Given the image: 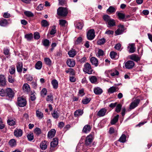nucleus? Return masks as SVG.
Masks as SVG:
<instances>
[{"label": "nucleus", "instance_id": "obj_1", "mask_svg": "<svg viewBox=\"0 0 152 152\" xmlns=\"http://www.w3.org/2000/svg\"><path fill=\"white\" fill-rule=\"evenodd\" d=\"M58 140L57 138H54L50 142V148L49 152H53L56 149V147L58 145Z\"/></svg>", "mask_w": 152, "mask_h": 152}, {"label": "nucleus", "instance_id": "obj_2", "mask_svg": "<svg viewBox=\"0 0 152 152\" xmlns=\"http://www.w3.org/2000/svg\"><path fill=\"white\" fill-rule=\"evenodd\" d=\"M57 14L58 15L60 16H66L68 14L67 10L66 8L59 7L57 9Z\"/></svg>", "mask_w": 152, "mask_h": 152}, {"label": "nucleus", "instance_id": "obj_3", "mask_svg": "<svg viewBox=\"0 0 152 152\" xmlns=\"http://www.w3.org/2000/svg\"><path fill=\"white\" fill-rule=\"evenodd\" d=\"M93 139V137L91 134H90L86 137L85 140V144L84 145V147L85 146L88 147L91 146L92 144V142Z\"/></svg>", "mask_w": 152, "mask_h": 152}, {"label": "nucleus", "instance_id": "obj_4", "mask_svg": "<svg viewBox=\"0 0 152 152\" xmlns=\"http://www.w3.org/2000/svg\"><path fill=\"white\" fill-rule=\"evenodd\" d=\"M83 71L88 74H91L93 70L92 69L90 64L88 63H86L84 65Z\"/></svg>", "mask_w": 152, "mask_h": 152}, {"label": "nucleus", "instance_id": "obj_5", "mask_svg": "<svg viewBox=\"0 0 152 152\" xmlns=\"http://www.w3.org/2000/svg\"><path fill=\"white\" fill-rule=\"evenodd\" d=\"M27 104V101L25 98L22 97H18L17 100L18 105L21 107L25 106Z\"/></svg>", "mask_w": 152, "mask_h": 152}, {"label": "nucleus", "instance_id": "obj_6", "mask_svg": "<svg viewBox=\"0 0 152 152\" xmlns=\"http://www.w3.org/2000/svg\"><path fill=\"white\" fill-rule=\"evenodd\" d=\"M5 96L10 98H13L15 93L12 89L10 88H7L5 89Z\"/></svg>", "mask_w": 152, "mask_h": 152}, {"label": "nucleus", "instance_id": "obj_7", "mask_svg": "<svg viewBox=\"0 0 152 152\" xmlns=\"http://www.w3.org/2000/svg\"><path fill=\"white\" fill-rule=\"evenodd\" d=\"M140 101V99H136L130 104L129 106V109L131 110L134 109L138 105Z\"/></svg>", "mask_w": 152, "mask_h": 152}, {"label": "nucleus", "instance_id": "obj_8", "mask_svg": "<svg viewBox=\"0 0 152 152\" xmlns=\"http://www.w3.org/2000/svg\"><path fill=\"white\" fill-rule=\"evenodd\" d=\"M87 38L89 40H92L95 37V31L94 29L89 30L87 32Z\"/></svg>", "mask_w": 152, "mask_h": 152}, {"label": "nucleus", "instance_id": "obj_9", "mask_svg": "<svg viewBox=\"0 0 152 152\" xmlns=\"http://www.w3.org/2000/svg\"><path fill=\"white\" fill-rule=\"evenodd\" d=\"M125 66L126 69H132L134 65V62L132 61H128L125 64Z\"/></svg>", "mask_w": 152, "mask_h": 152}, {"label": "nucleus", "instance_id": "obj_10", "mask_svg": "<svg viewBox=\"0 0 152 152\" xmlns=\"http://www.w3.org/2000/svg\"><path fill=\"white\" fill-rule=\"evenodd\" d=\"M6 79L4 75H0V86L4 87L6 85Z\"/></svg>", "mask_w": 152, "mask_h": 152}, {"label": "nucleus", "instance_id": "obj_11", "mask_svg": "<svg viewBox=\"0 0 152 152\" xmlns=\"http://www.w3.org/2000/svg\"><path fill=\"white\" fill-rule=\"evenodd\" d=\"M107 111V110L105 108H102L98 111L97 115L99 117L104 116L105 115Z\"/></svg>", "mask_w": 152, "mask_h": 152}, {"label": "nucleus", "instance_id": "obj_12", "mask_svg": "<svg viewBox=\"0 0 152 152\" xmlns=\"http://www.w3.org/2000/svg\"><path fill=\"white\" fill-rule=\"evenodd\" d=\"M116 14L120 20L126 21L124 14L118 11L116 12Z\"/></svg>", "mask_w": 152, "mask_h": 152}, {"label": "nucleus", "instance_id": "obj_13", "mask_svg": "<svg viewBox=\"0 0 152 152\" xmlns=\"http://www.w3.org/2000/svg\"><path fill=\"white\" fill-rule=\"evenodd\" d=\"M14 135L17 137H21L23 134V131L20 129H16L14 132Z\"/></svg>", "mask_w": 152, "mask_h": 152}, {"label": "nucleus", "instance_id": "obj_14", "mask_svg": "<svg viewBox=\"0 0 152 152\" xmlns=\"http://www.w3.org/2000/svg\"><path fill=\"white\" fill-rule=\"evenodd\" d=\"M124 25H120L119 26V28L115 31V33L117 35H120L124 31Z\"/></svg>", "mask_w": 152, "mask_h": 152}, {"label": "nucleus", "instance_id": "obj_15", "mask_svg": "<svg viewBox=\"0 0 152 152\" xmlns=\"http://www.w3.org/2000/svg\"><path fill=\"white\" fill-rule=\"evenodd\" d=\"M68 66L70 67H74L75 64V61L73 59H69L66 61Z\"/></svg>", "mask_w": 152, "mask_h": 152}, {"label": "nucleus", "instance_id": "obj_16", "mask_svg": "<svg viewBox=\"0 0 152 152\" xmlns=\"http://www.w3.org/2000/svg\"><path fill=\"white\" fill-rule=\"evenodd\" d=\"M94 93L96 95L101 94L103 92L102 90L99 87H95L94 89Z\"/></svg>", "mask_w": 152, "mask_h": 152}, {"label": "nucleus", "instance_id": "obj_17", "mask_svg": "<svg viewBox=\"0 0 152 152\" xmlns=\"http://www.w3.org/2000/svg\"><path fill=\"white\" fill-rule=\"evenodd\" d=\"M90 61L92 64L97 66L98 65V59L95 57H92L90 59Z\"/></svg>", "mask_w": 152, "mask_h": 152}, {"label": "nucleus", "instance_id": "obj_18", "mask_svg": "<svg viewBox=\"0 0 152 152\" xmlns=\"http://www.w3.org/2000/svg\"><path fill=\"white\" fill-rule=\"evenodd\" d=\"M23 89L24 92L27 93H29L30 90L29 85L27 83L24 84L23 85Z\"/></svg>", "mask_w": 152, "mask_h": 152}, {"label": "nucleus", "instance_id": "obj_19", "mask_svg": "<svg viewBox=\"0 0 152 152\" xmlns=\"http://www.w3.org/2000/svg\"><path fill=\"white\" fill-rule=\"evenodd\" d=\"M56 132L54 129H52L48 132V137L51 138L54 137L55 135Z\"/></svg>", "mask_w": 152, "mask_h": 152}, {"label": "nucleus", "instance_id": "obj_20", "mask_svg": "<svg viewBox=\"0 0 152 152\" xmlns=\"http://www.w3.org/2000/svg\"><path fill=\"white\" fill-rule=\"evenodd\" d=\"M108 27H111L115 26V20L113 19H111L107 23Z\"/></svg>", "mask_w": 152, "mask_h": 152}, {"label": "nucleus", "instance_id": "obj_21", "mask_svg": "<svg viewBox=\"0 0 152 152\" xmlns=\"http://www.w3.org/2000/svg\"><path fill=\"white\" fill-rule=\"evenodd\" d=\"M130 59L135 61H138L140 60V58L137 55L135 54H133L130 56Z\"/></svg>", "mask_w": 152, "mask_h": 152}, {"label": "nucleus", "instance_id": "obj_22", "mask_svg": "<svg viewBox=\"0 0 152 152\" xmlns=\"http://www.w3.org/2000/svg\"><path fill=\"white\" fill-rule=\"evenodd\" d=\"M9 23L7 20L3 19L0 20V26H1L5 27Z\"/></svg>", "mask_w": 152, "mask_h": 152}, {"label": "nucleus", "instance_id": "obj_23", "mask_svg": "<svg viewBox=\"0 0 152 152\" xmlns=\"http://www.w3.org/2000/svg\"><path fill=\"white\" fill-rule=\"evenodd\" d=\"M109 73L111 75L112 77L118 76L119 74V72L116 69H113L110 70Z\"/></svg>", "mask_w": 152, "mask_h": 152}, {"label": "nucleus", "instance_id": "obj_24", "mask_svg": "<svg viewBox=\"0 0 152 152\" xmlns=\"http://www.w3.org/2000/svg\"><path fill=\"white\" fill-rule=\"evenodd\" d=\"M91 129V128L89 125H86L84 127L82 131L84 133H86L90 132Z\"/></svg>", "mask_w": 152, "mask_h": 152}, {"label": "nucleus", "instance_id": "obj_25", "mask_svg": "<svg viewBox=\"0 0 152 152\" xmlns=\"http://www.w3.org/2000/svg\"><path fill=\"white\" fill-rule=\"evenodd\" d=\"M76 51L75 49H72L69 51L68 54L70 57H74L76 54Z\"/></svg>", "mask_w": 152, "mask_h": 152}, {"label": "nucleus", "instance_id": "obj_26", "mask_svg": "<svg viewBox=\"0 0 152 152\" xmlns=\"http://www.w3.org/2000/svg\"><path fill=\"white\" fill-rule=\"evenodd\" d=\"M17 69L18 72H21L22 70L23 64L21 62H19L16 65Z\"/></svg>", "mask_w": 152, "mask_h": 152}, {"label": "nucleus", "instance_id": "obj_27", "mask_svg": "<svg viewBox=\"0 0 152 152\" xmlns=\"http://www.w3.org/2000/svg\"><path fill=\"white\" fill-rule=\"evenodd\" d=\"M83 110L79 109L76 110L74 113V115L75 117H77L81 115L83 113Z\"/></svg>", "mask_w": 152, "mask_h": 152}, {"label": "nucleus", "instance_id": "obj_28", "mask_svg": "<svg viewBox=\"0 0 152 152\" xmlns=\"http://www.w3.org/2000/svg\"><path fill=\"white\" fill-rule=\"evenodd\" d=\"M40 147L43 150H45L47 147V144L45 141H44L41 142L40 144Z\"/></svg>", "mask_w": 152, "mask_h": 152}, {"label": "nucleus", "instance_id": "obj_29", "mask_svg": "<svg viewBox=\"0 0 152 152\" xmlns=\"http://www.w3.org/2000/svg\"><path fill=\"white\" fill-rule=\"evenodd\" d=\"M36 115L37 117L39 119H41L43 117V113L39 110H36Z\"/></svg>", "mask_w": 152, "mask_h": 152}, {"label": "nucleus", "instance_id": "obj_30", "mask_svg": "<svg viewBox=\"0 0 152 152\" xmlns=\"http://www.w3.org/2000/svg\"><path fill=\"white\" fill-rule=\"evenodd\" d=\"M51 83L54 89H56L58 88V83L56 80L55 79L53 80Z\"/></svg>", "mask_w": 152, "mask_h": 152}, {"label": "nucleus", "instance_id": "obj_31", "mask_svg": "<svg viewBox=\"0 0 152 152\" xmlns=\"http://www.w3.org/2000/svg\"><path fill=\"white\" fill-rule=\"evenodd\" d=\"M50 34L51 35H54L56 32V26H53L50 28Z\"/></svg>", "mask_w": 152, "mask_h": 152}, {"label": "nucleus", "instance_id": "obj_32", "mask_svg": "<svg viewBox=\"0 0 152 152\" xmlns=\"http://www.w3.org/2000/svg\"><path fill=\"white\" fill-rule=\"evenodd\" d=\"M119 116V115H117L114 117L113 118L111 121V124L113 125L116 123L118 121Z\"/></svg>", "mask_w": 152, "mask_h": 152}, {"label": "nucleus", "instance_id": "obj_33", "mask_svg": "<svg viewBox=\"0 0 152 152\" xmlns=\"http://www.w3.org/2000/svg\"><path fill=\"white\" fill-rule=\"evenodd\" d=\"M9 144L11 147L15 146L16 145V141L15 139H12L10 140Z\"/></svg>", "mask_w": 152, "mask_h": 152}, {"label": "nucleus", "instance_id": "obj_34", "mask_svg": "<svg viewBox=\"0 0 152 152\" xmlns=\"http://www.w3.org/2000/svg\"><path fill=\"white\" fill-rule=\"evenodd\" d=\"M91 100L90 98L85 97L82 100V102L83 104H86L89 103Z\"/></svg>", "mask_w": 152, "mask_h": 152}, {"label": "nucleus", "instance_id": "obj_35", "mask_svg": "<svg viewBox=\"0 0 152 152\" xmlns=\"http://www.w3.org/2000/svg\"><path fill=\"white\" fill-rule=\"evenodd\" d=\"M126 137L125 134H122L118 141L124 143L126 141Z\"/></svg>", "mask_w": 152, "mask_h": 152}, {"label": "nucleus", "instance_id": "obj_36", "mask_svg": "<svg viewBox=\"0 0 152 152\" xmlns=\"http://www.w3.org/2000/svg\"><path fill=\"white\" fill-rule=\"evenodd\" d=\"M42 63L41 61H39L37 62L35 65V68L37 69H40L42 67Z\"/></svg>", "mask_w": 152, "mask_h": 152}, {"label": "nucleus", "instance_id": "obj_37", "mask_svg": "<svg viewBox=\"0 0 152 152\" xmlns=\"http://www.w3.org/2000/svg\"><path fill=\"white\" fill-rule=\"evenodd\" d=\"M90 82L92 83H96L97 81V78L95 76H92L89 77Z\"/></svg>", "mask_w": 152, "mask_h": 152}, {"label": "nucleus", "instance_id": "obj_38", "mask_svg": "<svg viewBox=\"0 0 152 152\" xmlns=\"http://www.w3.org/2000/svg\"><path fill=\"white\" fill-rule=\"evenodd\" d=\"M75 24L76 28L79 29H81L83 26V24L82 23L77 22Z\"/></svg>", "mask_w": 152, "mask_h": 152}, {"label": "nucleus", "instance_id": "obj_39", "mask_svg": "<svg viewBox=\"0 0 152 152\" xmlns=\"http://www.w3.org/2000/svg\"><path fill=\"white\" fill-rule=\"evenodd\" d=\"M110 56L112 59H116L118 57V55L114 51L111 52L110 53Z\"/></svg>", "mask_w": 152, "mask_h": 152}, {"label": "nucleus", "instance_id": "obj_40", "mask_svg": "<svg viewBox=\"0 0 152 152\" xmlns=\"http://www.w3.org/2000/svg\"><path fill=\"white\" fill-rule=\"evenodd\" d=\"M129 45L130 46L129 50V52L131 53H133L135 51V48L134 47V44L132 43L130 44Z\"/></svg>", "mask_w": 152, "mask_h": 152}, {"label": "nucleus", "instance_id": "obj_41", "mask_svg": "<svg viewBox=\"0 0 152 152\" xmlns=\"http://www.w3.org/2000/svg\"><path fill=\"white\" fill-rule=\"evenodd\" d=\"M105 41V39L104 38H102L98 40L97 41V43L98 45H103Z\"/></svg>", "mask_w": 152, "mask_h": 152}, {"label": "nucleus", "instance_id": "obj_42", "mask_svg": "<svg viewBox=\"0 0 152 152\" xmlns=\"http://www.w3.org/2000/svg\"><path fill=\"white\" fill-rule=\"evenodd\" d=\"M25 37L28 41H30L33 38V34L32 33L25 35Z\"/></svg>", "mask_w": 152, "mask_h": 152}, {"label": "nucleus", "instance_id": "obj_43", "mask_svg": "<svg viewBox=\"0 0 152 152\" xmlns=\"http://www.w3.org/2000/svg\"><path fill=\"white\" fill-rule=\"evenodd\" d=\"M8 124L10 126H14L15 124V121L12 119H9L7 121Z\"/></svg>", "mask_w": 152, "mask_h": 152}, {"label": "nucleus", "instance_id": "obj_44", "mask_svg": "<svg viewBox=\"0 0 152 152\" xmlns=\"http://www.w3.org/2000/svg\"><path fill=\"white\" fill-rule=\"evenodd\" d=\"M9 71L10 74L13 75L15 74V67L13 66H10Z\"/></svg>", "mask_w": 152, "mask_h": 152}, {"label": "nucleus", "instance_id": "obj_45", "mask_svg": "<svg viewBox=\"0 0 152 152\" xmlns=\"http://www.w3.org/2000/svg\"><path fill=\"white\" fill-rule=\"evenodd\" d=\"M57 45V43L56 42H53L50 46L51 48L49 50V52H52Z\"/></svg>", "mask_w": 152, "mask_h": 152}, {"label": "nucleus", "instance_id": "obj_46", "mask_svg": "<svg viewBox=\"0 0 152 152\" xmlns=\"http://www.w3.org/2000/svg\"><path fill=\"white\" fill-rule=\"evenodd\" d=\"M122 106V105L121 104H118L116 106L115 111L117 113L120 112L121 110Z\"/></svg>", "mask_w": 152, "mask_h": 152}, {"label": "nucleus", "instance_id": "obj_47", "mask_svg": "<svg viewBox=\"0 0 152 152\" xmlns=\"http://www.w3.org/2000/svg\"><path fill=\"white\" fill-rule=\"evenodd\" d=\"M103 18L107 23L111 19L110 17L108 15H105L103 16Z\"/></svg>", "mask_w": 152, "mask_h": 152}, {"label": "nucleus", "instance_id": "obj_48", "mask_svg": "<svg viewBox=\"0 0 152 152\" xmlns=\"http://www.w3.org/2000/svg\"><path fill=\"white\" fill-rule=\"evenodd\" d=\"M107 12L112 13L115 12L116 11L115 8L112 6H110L107 10Z\"/></svg>", "mask_w": 152, "mask_h": 152}, {"label": "nucleus", "instance_id": "obj_49", "mask_svg": "<svg viewBox=\"0 0 152 152\" xmlns=\"http://www.w3.org/2000/svg\"><path fill=\"white\" fill-rule=\"evenodd\" d=\"M104 55V52L101 49H99L96 56L97 57H100V56H102Z\"/></svg>", "mask_w": 152, "mask_h": 152}, {"label": "nucleus", "instance_id": "obj_50", "mask_svg": "<svg viewBox=\"0 0 152 152\" xmlns=\"http://www.w3.org/2000/svg\"><path fill=\"white\" fill-rule=\"evenodd\" d=\"M116 88L115 86H112L108 89V92L110 93H113L116 91Z\"/></svg>", "mask_w": 152, "mask_h": 152}, {"label": "nucleus", "instance_id": "obj_51", "mask_svg": "<svg viewBox=\"0 0 152 152\" xmlns=\"http://www.w3.org/2000/svg\"><path fill=\"white\" fill-rule=\"evenodd\" d=\"M47 91L45 88H43L41 91V95L42 97H44L47 94Z\"/></svg>", "mask_w": 152, "mask_h": 152}, {"label": "nucleus", "instance_id": "obj_52", "mask_svg": "<svg viewBox=\"0 0 152 152\" xmlns=\"http://www.w3.org/2000/svg\"><path fill=\"white\" fill-rule=\"evenodd\" d=\"M41 26L42 27H46L48 26V21L45 20H42L41 22Z\"/></svg>", "mask_w": 152, "mask_h": 152}, {"label": "nucleus", "instance_id": "obj_53", "mask_svg": "<svg viewBox=\"0 0 152 152\" xmlns=\"http://www.w3.org/2000/svg\"><path fill=\"white\" fill-rule=\"evenodd\" d=\"M24 13L26 16L28 17H31L34 16L33 14L30 11H25Z\"/></svg>", "mask_w": 152, "mask_h": 152}, {"label": "nucleus", "instance_id": "obj_54", "mask_svg": "<svg viewBox=\"0 0 152 152\" xmlns=\"http://www.w3.org/2000/svg\"><path fill=\"white\" fill-rule=\"evenodd\" d=\"M8 81L9 83H13L15 82V80L11 75H9L8 77Z\"/></svg>", "mask_w": 152, "mask_h": 152}, {"label": "nucleus", "instance_id": "obj_55", "mask_svg": "<svg viewBox=\"0 0 152 152\" xmlns=\"http://www.w3.org/2000/svg\"><path fill=\"white\" fill-rule=\"evenodd\" d=\"M52 114L53 117L55 118H58L59 116V114L56 111H54Z\"/></svg>", "mask_w": 152, "mask_h": 152}, {"label": "nucleus", "instance_id": "obj_56", "mask_svg": "<svg viewBox=\"0 0 152 152\" xmlns=\"http://www.w3.org/2000/svg\"><path fill=\"white\" fill-rule=\"evenodd\" d=\"M59 24L62 26H64L66 23V21L64 20H59Z\"/></svg>", "mask_w": 152, "mask_h": 152}, {"label": "nucleus", "instance_id": "obj_57", "mask_svg": "<svg viewBox=\"0 0 152 152\" xmlns=\"http://www.w3.org/2000/svg\"><path fill=\"white\" fill-rule=\"evenodd\" d=\"M82 41V38L81 37H78L77 40L75 41V44L78 45L80 44Z\"/></svg>", "mask_w": 152, "mask_h": 152}, {"label": "nucleus", "instance_id": "obj_58", "mask_svg": "<svg viewBox=\"0 0 152 152\" xmlns=\"http://www.w3.org/2000/svg\"><path fill=\"white\" fill-rule=\"evenodd\" d=\"M34 132L37 135H39L41 133V129L38 128H37L34 130Z\"/></svg>", "mask_w": 152, "mask_h": 152}, {"label": "nucleus", "instance_id": "obj_59", "mask_svg": "<svg viewBox=\"0 0 152 152\" xmlns=\"http://www.w3.org/2000/svg\"><path fill=\"white\" fill-rule=\"evenodd\" d=\"M27 137L29 141H31L34 139V135L33 133L28 134L27 136Z\"/></svg>", "mask_w": 152, "mask_h": 152}, {"label": "nucleus", "instance_id": "obj_60", "mask_svg": "<svg viewBox=\"0 0 152 152\" xmlns=\"http://www.w3.org/2000/svg\"><path fill=\"white\" fill-rule=\"evenodd\" d=\"M5 90L0 88V95L2 96H5Z\"/></svg>", "mask_w": 152, "mask_h": 152}, {"label": "nucleus", "instance_id": "obj_61", "mask_svg": "<svg viewBox=\"0 0 152 152\" xmlns=\"http://www.w3.org/2000/svg\"><path fill=\"white\" fill-rule=\"evenodd\" d=\"M34 37L35 39H38L40 37L39 34L38 32H35L34 34Z\"/></svg>", "mask_w": 152, "mask_h": 152}, {"label": "nucleus", "instance_id": "obj_62", "mask_svg": "<svg viewBox=\"0 0 152 152\" xmlns=\"http://www.w3.org/2000/svg\"><path fill=\"white\" fill-rule=\"evenodd\" d=\"M4 54L5 55H9L10 54V50L8 48H4Z\"/></svg>", "mask_w": 152, "mask_h": 152}, {"label": "nucleus", "instance_id": "obj_63", "mask_svg": "<svg viewBox=\"0 0 152 152\" xmlns=\"http://www.w3.org/2000/svg\"><path fill=\"white\" fill-rule=\"evenodd\" d=\"M53 96L52 94H50V95H48V101H51L53 103Z\"/></svg>", "mask_w": 152, "mask_h": 152}, {"label": "nucleus", "instance_id": "obj_64", "mask_svg": "<svg viewBox=\"0 0 152 152\" xmlns=\"http://www.w3.org/2000/svg\"><path fill=\"white\" fill-rule=\"evenodd\" d=\"M44 7V5L42 4H40L37 8V10L39 11L41 10Z\"/></svg>", "mask_w": 152, "mask_h": 152}]
</instances>
